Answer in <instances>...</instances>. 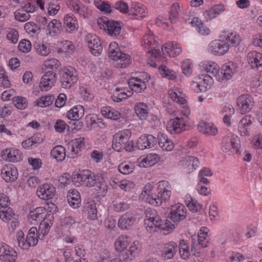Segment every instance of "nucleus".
Returning <instances> with one entry per match:
<instances>
[{
	"label": "nucleus",
	"instance_id": "2eb2a0df",
	"mask_svg": "<svg viewBox=\"0 0 262 262\" xmlns=\"http://www.w3.org/2000/svg\"><path fill=\"white\" fill-rule=\"evenodd\" d=\"M253 98L248 95L240 96L237 99V106L241 114H246L251 111L253 106Z\"/></svg>",
	"mask_w": 262,
	"mask_h": 262
},
{
	"label": "nucleus",
	"instance_id": "3c124183",
	"mask_svg": "<svg viewBox=\"0 0 262 262\" xmlns=\"http://www.w3.org/2000/svg\"><path fill=\"white\" fill-rule=\"evenodd\" d=\"M38 235L37 229L36 227L31 228L27 235L28 242L29 245L31 246H35L38 243Z\"/></svg>",
	"mask_w": 262,
	"mask_h": 262
},
{
	"label": "nucleus",
	"instance_id": "7ed1b4c3",
	"mask_svg": "<svg viewBox=\"0 0 262 262\" xmlns=\"http://www.w3.org/2000/svg\"><path fill=\"white\" fill-rule=\"evenodd\" d=\"M161 219L154 209H147L145 212L144 224L146 230L149 232L157 231V228L160 226Z\"/></svg>",
	"mask_w": 262,
	"mask_h": 262
},
{
	"label": "nucleus",
	"instance_id": "69168bd1",
	"mask_svg": "<svg viewBox=\"0 0 262 262\" xmlns=\"http://www.w3.org/2000/svg\"><path fill=\"white\" fill-rule=\"evenodd\" d=\"M18 50L23 53H28L31 49L30 41L27 39L21 40L18 46Z\"/></svg>",
	"mask_w": 262,
	"mask_h": 262
},
{
	"label": "nucleus",
	"instance_id": "58836bf2",
	"mask_svg": "<svg viewBox=\"0 0 262 262\" xmlns=\"http://www.w3.org/2000/svg\"><path fill=\"white\" fill-rule=\"evenodd\" d=\"M158 155L155 154L147 155L145 157L141 159L139 162V166L141 167H148L155 165L158 161Z\"/></svg>",
	"mask_w": 262,
	"mask_h": 262
},
{
	"label": "nucleus",
	"instance_id": "412c9836",
	"mask_svg": "<svg viewBox=\"0 0 262 262\" xmlns=\"http://www.w3.org/2000/svg\"><path fill=\"white\" fill-rule=\"evenodd\" d=\"M63 25L65 31L70 33L75 32L79 28L77 18L72 14L64 16Z\"/></svg>",
	"mask_w": 262,
	"mask_h": 262
},
{
	"label": "nucleus",
	"instance_id": "473e14b6",
	"mask_svg": "<svg viewBox=\"0 0 262 262\" xmlns=\"http://www.w3.org/2000/svg\"><path fill=\"white\" fill-rule=\"evenodd\" d=\"M198 127L200 132L207 136H215L218 132L214 124L205 121H201L198 124Z\"/></svg>",
	"mask_w": 262,
	"mask_h": 262
},
{
	"label": "nucleus",
	"instance_id": "9d476101",
	"mask_svg": "<svg viewBox=\"0 0 262 262\" xmlns=\"http://www.w3.org/2000/svg\"><path fill=\"white\" fill-rule=\"evenodd\" d=\"M230 48L229 43L225 40L216 39L211 41L208 46V51L215 55H223Z\"/></svg>",
	"mask_w": 262,
	"mask_h": 262
},
{
	"label": "nucleus",
	"instance_id": "423d86ee",
	"mask_svg": "<svg viewBox=\"0 0 262 262\" xmlns=\"http://www.w3.org/2000/svg\"><path fill=\"white\" fill-rule=\"evenodd\" d=\"M99 179H96L94 173L88 170H82L80 173L72 176L74 183L78 182L89 187L94 186L97 183V180Z\"/></svg>",
	"mask_w": 262,
	"mask_h": 262
},
{
	"label": "nucleus",
	"instance_id": "393cba45",
	"mask_svg": "<svg viewBox=\"0 0 262 262\" xmlns=\"http://www.w3.org/2000/svg\"><path fill=\"white\" fill-rule=\"evenodd\" d=\"M135 221L136 217L134 214L128 212L120 217L118 225L122 229H129L135 224Z\"/></svg>",
	"mask_w": 262,
	"mask_h": 262
},
{
	"label": "nucleus",
	"instance_id": "5701e85b",
	"mask_svg": "<svg viewBox=\"0 0 262 262\" xmlns=\"http://www.w3.org/2000/svg\"><path fill=\"white\" fill-rule=\"evenodd\" d=\"M1 175L5 181L13 182L18 176L16 168L11 164H8L3 167L1 171Z\"/></svg>",
	"mask_w": 262,
	"mask_h": 262
},
{
	"label": "nucleus",
	"instance_id": "20e7f679",
	"mask_svg": "<svg viewBox=\"0 0 262 262\" xmlns=\"http://www.w3.org/2000/svg\"><path fill=\"white\" fill-rule=\"evenodd\" d=\"M77 80L76 72L72 67L64 68L61 72L60 82L64 89H69L74 85Z\"/></svg>",
	"mask_w": 262,
	"mask_h": 262
},
{
	"label": "nucleus",
	"instance_id": "13d9d810",
	"mask_svg": "<svg viewBox=\"0 0 262 262\" xmlns=\"http://www.w3.org/2000/svg\"><path fill=\"white\" fill-rule=\"evenodd\" d=\"M14 105L19 110H24L28 106V101L25 97L17 96L12 98Z\"/></svg>",
	"mask_w": 262,
	"mask_h": 262
},
{
	"label": "nucleus",
	"instance_id": "9b49d317",
	"mask_svg": "<svg viewBox=\"0 0 262 262\" xmlns=\"http://www.w3.org/2000/svg\"><path fill=\"white\" fill-rule=\"evenodd\" d=\"M187 216V209L184 205L177 203L171 206L168 217L174 223L184 220Z\"/></svg>",
	"mask_w": 262,
	"mask_h": 262
},
{
	"label": "nucleus",
	"instance_id": "ddd939ff",
	"mask_svg": "<svg viewBox=\"0 0 262 262\" xmlns=\"http://www.w3.org/2000/svg\"><path fill=\"white\" fill-rule=\"evenodd\" d=\"M85 39L92 54L97 56L102 51V46L98 37L94 34L88 33Z\"/></svg>",
	"mask_w": 262,
	"mask_h": 262
},
{
	"label": "nucleus",
	"instance_id": "8fccbe9b",
	"mask_svg": "<svg viewBox=\"0 0 262 262\" xmlns=\"http://www.w3.org/2000/svg\"><path fill=\"white\" fill-rule=\"evenodd\" d=\"M205 69L207 73L211 74L217 80V75L219 74L220 70L217 64L213 61H207L205 64Z\"/></svg>",
	"mask_w": 262,
	"mask_h": 262
},
{
	"label": "nucleus",
	"instance_id": "e433bc0d",
	"mask_svg": "<svg viewBox=\"0 0 262 262\" xmlns=\"http://www.w3.org/2000/svg\"><path fill=\"white\" fill-rule=\"evenodd\" d=\"M84 113L83 107L81 105L74 106L67 113L68 118L71 120H78L81 119Z\"/></svg>",
	"mask_w": 262,
	"mask_h": 262
},
{
	"label": "nucleus",
	"instance_id": "e2e57ef3",
	"mask_svg": "<svg viewBox=\"0 0 262 262\" xmlns=\"http://www.w3.org/2000/svg\"><path fill=\"white\" fill-rule=\"evenodd\" d=\"M94 4L101 11L104 12L106 13H110L111 12L110 4L105 1L102 2L101 0H95Z\"/></svg>",
	"mask_w": 262,
	"mask_h": 262
},
{
	"label": "nucleus",
	"instance_id": "bb28decb",
	"mask_svg": "<svg viewBox=\"0 0 262 262\" xmlns=\"http://www.w3.org/2000/svg\"><path fill=\"white\" fill-rule=\"evenodd\" d=\"M114 57H110L113 60L118 61V66L121 68H124L128 66L131 63L130 56L126 54L122 53L118 47V50H116L114 52Z\"/></svg>",
	"mask_w": 262,
	"mask_h": 262
},
{
	"label": "nucleus",
	"instance_id": "338daca9",
	"mask_svg": "<svg viewBox=\"0 0 262 262\" xmlns=\"http://www.w3.org/2000/svg\"><path fill=\"white\" fill-rule=\"evenodd\" d=\"M181 68L184 74L187 76H189L192 73L191 61L188 59H186L182 61Z\"/></svg>",
	"mask_w": 262,
	"mask_h": 262
},
{
	"label": "nucleus",
	"instance_id": "bf43d9fd",
	"mask_svg": "<svg viewBox=\"0 0 262 262\" xmlns=\"http://www.w3.org/2000/svg\"><path fill=\"white\" fill-rule=\"evenodd\" d=\"M115 91L116 92L114 93L112 96V98L114 101L119 102L121 101L123 99H125L127 98L126 90L124 88H116Z\"/></svg>",
	"mask_w": 262,
	"mask_h": 262
},
{
	"label": "nucleus",
	"instance_id": "4468645a",
	"mask_svg": "<svg viewBox=\"0 0 262 262\" xmlns=\"http://www.w3.org/2000/svg\"><path fill=\"white\" fill-rule=\"evenodd\" d=\"M57 80L56 74L54 72H47L41 77L39 88L42 91H47L55 84Z\"/></svg>",
	"mask_w": 262,
	"mask_h": 262
},
{
	"label": "nucleus",
	"instance_id": "603ef678",
	"mask_svg": "<svg viewBox=\"0 0 262 262\" xmlns=\"http://www.w3.org/2000/svg\"><path fill=\"white\" fill-rule=\"evenodd\" d=\"M159 71L161 75L169 80H174L177 79V74L176 72L171 69H169L165 66H162L159 68Z\"/></svg>",
	"mask_w": 262,
	"mask_h": 262
},
{
	"label": "nucleus",
	"instance_id": "4d7b16f0",
	"mask_svg": "<svg viewBox=\"0 0 262 262\" xmlns=\"http://www.w3.org/2000/svg\"><path fill=\"white\" fill-rule=\"evenodd\" d=\"M186 203L188 208L193 212L201 210V206L196 200L191 198L190 195L186 196Z\"/></svg>",
	"mask_w": 262,
	"mask_h": 262
},
{
	"label": "nucleus",
	"instance_id": "4be33fe9",
	"mask_svg": "<svg viewBox=\"0 0 262 262\" xmlns=\"http://www.w3.org/2000/svg\"><path fill=\"white\" fill-rule=\"evenodd\" d=\"M180 164L188 172L190 173L199 167V161L196 157L189 156L183 158Z\"/></svg>",
	"mask_w": 262,
	"mask_h": 262
},
{
	"label": "nucleus",
	"instance_id": "1a4fd4ad",
	"mask_svg": "<svg viewBox=\"0 0 262 262\" xmlns=\"http://www.w3.org/2000/svg\"><path fill=\"white\" fill-rule=\"evenodd\" d=\"M208 231L209 229L204 227L201 228L198 236H192L191 250L196 249L197 246H199L202 248L208 246L209 243Z\"/></svg>",
	"mask_w": 262,
	"mask_h": 262
},
{
	"label": "nucleus",
	"instance_id": "de8ad7c7",
	"mask_svg": "<svg viewBox=\"0 0 262 262\" xmlns=\"http://www.w3.org/2000/svg\"><path fill=\"white\" fill-rule=\"evenodd\" d=\"M239 140L237 136H233L229 141H225L223 143V146L226 149H230L232 148L236 152L238 151V148L239 145Z\"/></svg>",
	"mask_w": 262,
	"mask_h": 262
},
{
	"label": "nucleus",
	"instance_id": "c756f323",
	"mask_svg": "<svg viewBox=\"0 0 262 262\" xmlns=\"http://www.w3.org/2000/svg\"><path fill=\"white\" fill-rule=\"evenodd\" d=\"M252 121L249 116L243 117L239 122L238 125V132L242 136H247L250 135V126Z\"/></svg>",
	"mask_w": 262,
	"mask_h": 262
},
{
	"label": "nucleus",
	"instance_id": "c9c22d12",
	"mask_svg": "<svg viewBox=\"0 0 262 262\" xmlns=\"http://www.w3.org/2000/svg\"><path fill=\"white\" fill-rule=\"evenodd\" d=\"M62 29L61 23L58 19L52 20L48 25L47 35L54 37L58 34Z\"/></svg>",
	"mask_w": 262,
	"mask_h": 262
},
{
	"label": "nucleus",
	"instance_id": "0e129e2a",
	"mask_svg": "<svg viewBox=\"0 0 262 262\" xmlns=\"http://www.w3.org/2000/svg\"><path fill=\"white\" fill-rule=\"evenodd\" d=\"M50 226L44 221L41 222L38 228L39 238L41 236V239L47 235L50 231Z\"/></svg>",
	"mask_w": 262,
	"mask_h": 262
},
{
	"label": "nucleus",
	"instance_id": "6e6d98bb",
	"mask_svg": "<svg viewBox=\"0 0 262 262\" xmlns=\"http://www.w3.org/2000/svg\"><path fill=\"white\" fill-rule=\"evenodd\" d=\"M118 170L122 174H128L132 172L135 169L133 163L124 162L121 163L118 167Z\"/></svg>",
	"mask_w": 262,
	"mask_h": 262
},
{
	"label": "nucleus",
	"instance_id": "2f4dec72",
	"mask_svg": "<svg viewBox=\"0 0 262 262\" xmlns=\"http://www.w3.org/2000/svg\"><path fill=\"white\" fill-rule=\"evenodd\" d=\"M225 10V7L222 4L214 6L212 8L206 10L203 14L206 21H209L215 18Z\"/></svg>",
	"mask_w": 262,
	"mask_h": 262
},
{
	"label": "nucleus",
	"instance_id": "79ce46f5",
	"mask_svg": "<svg viewBox=\"0 0 262 262\" xmlns=\"http://www.w3.org/2000/svg\"><path fill=\"white\" fill-rule=\"evenodd\" d=\"M178 248H179V253L181 258L183 259H188L190 255V250L187 241L184 239L181 240Z\"/></svg>",
	"mask_w": 262,
	"mask_h": 262
},
{
	"label": "nucleus",
	"instance_id": "b1692460",
	"mask_svg": "<svg viewBox=\"0 0 262 262\" xmlns=\"http://www.w3.org/2000/svg\"><path fill=\"white\" fill-rule=\"evenodd\" d=\"M84 138H78L72 140L68 145V148L70 150V157L75 158L79 153L81 149L84 147Z\"/></svg>",
	"mask_w": 262,
	"mask_h": 262
},
{
	"label": "nucleus",
	"instance_id": "774afa93",
	"mask_svg": "<svg viewBox=\"0 0 262 262\" xmlns=\"http://www.w3.org/2000/svg\"><path fill=\"white\" fill-rule=\"evenodd\" d=\"M80 93L82 99L86 101H91L93 99V95L85 87H81Z\"/></svg>",
	"mask_w": 262,
	"mask_h": 262
},
{
	"label": "nucleus",
	"instance_id": "c85d7f7f",
	"mask_svg": "<svg viewBox=\"0 0 262 262\" xmlns=\"http://www.w3.org/2000/svg\"><path fill=\"white\" fill-rule=\"evenodd\" d=\"M247 60L252 69H258L262 66V54L255 51L249 52Z\"/></svg>",
	"mask_w": 262,
	"mask_h": 262
},
{
	"label": "nucleus",
	"instance_id": "49530a36",
	"mask_svg": "<svg viewBox=\"0 0 262 262\" xmlns=\"http://www.w3.org/2000/svg\"><path fill=\"white\" fill-rule=\"evenodd\" d=\"M51 154L57 161H62L66 157L65 148L61 145L56 146L51 150Z\"/></svg>",
	"mask_w": 262,
	"mask_h": 262
},
{
	"label": "nucleus",
	"instance_id": "ea45409f",
	"mask_svg": "<svg viewBox=\"0 0 262 262\" xmlns=\"http://www.w3.org/2000/svg\"><path fill=\"white\" fill-rule=\"evenodd\" d=\"M101 114L104 117L114 120L119 119L121 116L119 112L110 106L102 108Z\"/></svg>",
	"mask_w": 262,
	"mask_h": 262
},
{
	"label": "nucleus",
	"instance_id": "72a5a7b5",
	"mask_svg": "<svg viewBox=\"0 0 262 262\" xmlns=\"http://www.w3.org/2000/svg\"><path fill=\"white\" fill-rule=\"evenodd\" d=\"M128 84L132 91L137 93H142L147 88L146 82L137 77L130 79L128 81Z\"/></svg>",
	"mask_w": 262,
	"mask_h": 262
},
{
	"label": "nucleus",
	"instance_id": "a211bd4d",
	"mask_svg": "<svg viewBox=\"0 0 262 262\" xmlns=\"http://www.w3.org/2000/svg\"><path fill=\"white\" fill-rule=\"evenodd\" d=\"M161 49L164 54H167L171 57H175L179 55L182 52V48L180 45L175 41L166 43Z\"/></svg>",
	"mask_w": 262,
	"mask_h": 262
},
{
	"label": "nucleus",
	"instance_id": "052dcab7",
	"mask_svg": "<svg viewBox=\"0 0 262 262\" xmlns=\"http://www.w3.org/2000/svg\"><path fill=\"white\" fill-rule=\"evenodd\" d=\"M180 10V6L179 4L174 3L172 5L169 16V19L171 23H173L177 21Z\"/></svg>",
	"mask_w": 262,
	"mask_h": 262
},
{
	"label": "nucleus",
	"instance_id": "37998d69",
	"mask_svg": "<svg viewBox=\"0 0 262 262\" xmlns=\"http://www.w3.org/2000/svg\"><path fill=\"white\" fill-rule=\"evenodd\" d=\"M129 242V237L127 236H119L115 243L116 250L118 252L123 251L128 246Z\"/></svg>",
	"mask_w": 262,
	"mask_h": 262
},
{
	"label": "nucleus",
	"instance_id": "09e8293b",
	"mask_svg": "<svg viewBox=\"0 0 262 262\" xmlns=\"http://www.w3.org/2000/svg\"><path fill=\"white\" fill-rule=\"evenodd\" d=\"M228 41L233 47H237L241 43L242 39L241 35L237 32H230L226 37Z\"/></svg>",
	"mask_w": 262,
	"mask_h": 262
},
{
	"label": "nucleus",
	"instance_id": "f3484780",
	"mask_svg": "<svg viewBox=\"0 0 262 262\" xmlns=\"http://www.w3.org/2000/svg\"><path fill=\"white\" fill-rule=\"evenodd\" d=\"M17 256L15 250L3 243L0 247V259L4 262H14Z\"/></svg>",
	"mask_w": 262,
	"mask_h": 262
},
{
	"label": "nucleus",
	"instance_id": "f704fd0d",
	"mask_svg": "<svg viewBox=\"0 0 262 262\" xmlns=\"http://www.w3.org/2000/svg\"><path fill=\"white\" fill-rule=\"evenodd\" d=\"M67 199L69 205L74 209L80 206L81 199L79 193L77 190H70L67 195Z\"/></svg>",
	"mask_w": 262,
	"mask_h": 262
},
{
	"label": "nucleus",
	"instance_id": "39448f33",
	"mask_svg": "<svg viewBox=\"0 0 262 262\" xmlns=\"http://www.w3.org/2000/svg\"><path fill=\"white\" fill-rule=\"evenodd\" d=\"M141 43L143 46L148 49V52L151 53L155 57L157 58L160 54L161 47L158 46V43L151 32L148 31L145 34Z\"/></svg>",
	"mask_w": 262,
	"mask_h": 262
},
{
	"label": "nucleus",
	"instance_id": "dca6fc26",
	"mask_svg": "<svg viewBox=\"0 0 262 262\" xmlns=\"http://www.w3.org/2000/svg\"><path fill=\"white\" fill-rule=\"evenodd\" d=\"M2 158L5 161L11 162H20L23 159V154L17 149L6 148L1 152Z\"/></svg>",
	"mask_w": 262,
	"mask_h": 262
},
{
	"label": "nucleus",
	"instance_id": "a19ab883",
	"mask_svg": "<svg viewBox=\"0 0 262 262\" xmlns=\"http://www.w3.org/2000/svg\"><path fill=\"white\" fill-rule=\"evenodd\" d=\"M191 24L196 27L198 32L203 35H208L210 33V30L198 17H194L191 21Z\"/></svg>",
	"mask_w": 262,
	"mask_h": 262
},
{
	"label": "nucleus",
	"instance_id": "aec40b11",
	"mask_svg": "<svg viewBox=\"0 0 262 262\" xmlns=\"http://www.w3.org/2000/svg\"><path fill=\"white\" fill-rule=\"evenodd\" d=\"M156 143L157 139L152 135H142L138 139L137 146L140 150H144L154 147Z\"/></svg>",
	"mask_w": 262,
	"mask_h": 262
},
{
	"label": "nucleus",
	"instance_id": "864d4df0",
	"mask_svg": "<svg viewBox=\"0 0 262 262\" xmlns=\"http://www.w3.org/2000/svg\"><path fill=\"white\" fill-rule=\"evenodd\" d=\"M54 97L51 95L43 96L36 100V105L41 107L50 106L54 101Z\"/></svg>",
	"mask_w": 262,
	"mask_h": 262
},
{
	"label": "nucleus",
	"instance_id": "cd10ccee",
	"mask_svg": "<svg viewBox=\"0 0 262 262\" xmlns=\"http://www.w3.org/2000/svg\"><path fill=\"white\" fill-rule=\"evenodd\" d=\"M147 14L146 8L141 4L132 2L129 10V15L135 16L137 19L143 18Z\"/></svg>",
	"mask_w": 262,
	"mask_h": 262
},
{
	"label": "nucleus",
	"instance_id": "f03ea898",
	"mask_svg": "<svg viewBox=\"0 0 262 262\" xmlns=\"http://www.w3.org/2000/svg\"><path fill=\"white\" fill-rule=\"evenodd\" d=\"M212 83L211 76L207 74L199 75L193 79L191 88L196 93L206 92L211 88Z\"/></svg>",
	"mask_w": 262,
	"mask_h": 262
},
{
	"label": "nucleus",
	"instance_id": "4c0bfd02",
	"mask_svg": "<svg viewBox=\"0 0 262 262\" xmlns=\"http://www.w3.org/2000/svg\"><path fill=\"white\" fill-rule=\"evenodd\" d=\"M135 111L140 120H145L149 114V107L146 103L140 102L135 105Z\"/></svg>",
	"mask_w": 262,
	"mask_h": 262
},
{
	"label": "nucleus",
	"instance_id": "a878e982",
	"mask_svg": "<svg viewBox=\"0 0 262 262\" xmlns=\"http://www.w3.org/2000/svg\"><path fill=\"white\" fill-rule=\"evenodd\" d=\"M178 250V245L171 241L164 244L161 251V256L165 259L172 258L176 254Z\"/></svg>",
	"mask_w": 262,
	"mask_h": 262
},
{
	"label": "nucleus",
	"instance_id": "c03bdc74",
	"mask_svg": "<svg viewBox=\"0 0 262 262\" xmlns=\"http://www.w3.org/2000/svg\"><path fill=\"white\" fill-rule=\"evenodd\" d=\"M60 66V63L58 60L55 58H50L46 60L43 64L42 67L46 70H50L49 72H55Z\"/></svg>",
	"mask_w": 262,
	"mask_h": 262
},
{
	"label": "nucleus",
	"instance_id": "5fc2aeb1",
	"mask_svg": "<svg viewBox=\"0 0 262 262\" xmlns=\"http://www.w3.org/2000/svg\"><path fill=\"white\" fill-rule=\"evenodd\" d=\"M139 251V247L134 242L129 247V250L125 253L123 258L126 260H132L137 255Z\"/></svg>",
	"mask_w": 262,
	"mask_h": 262
},
{
	"label": "nucleus",
	"instance_id": "f8f14e48",
	"mask_svg": "<svg viewBox=\"0 0 262 262\" xmlns=\"http://www.w3.org/2000/svg\"><path fill=\"white\" fill-rule=\"evenodd\" d=\"M236 64L233 62H230L224 64L219 74L217 75V80L222 83L227 82L236 72Z\"/></svg>",
	"mask_w": 262,
	"mask_h": 262
},
{
	"label": "nucleus",
	"instance_id": "680f3d73",
	"mask_svg": "<svg viewBox=\"0 0 262 262\" xmlns=\"http://www.w3.org/2000/svg\"><path fill=\"white\" fill-rule=\"evenodd\" d=\"M35 48L37 54L41 56H47L51 53L50 48L43 43L36 44Z\"/></svg>",
	"mask_w": 262,
	"mask_h": 262
},
{
	"label": "nucleus",
	"instance_id": "7c9ffc66",
	"mask_svg": "<svg viewBox=\"0 0 262 262\" xmlns=\"http://www.w3.org/2000/svg\"><path fill=\"white\" fill-rule=\"evenodd\" d=\"M158 140L159 145L162 150L169 151L173 148V143L165 134L159 132L158 134Z\"/></svg>",
	"mask_w": 262,
	"mask_h": 262
},
{
	"label": "nucleus",
	"instance_id": "f257e3e1",
	"mask_svg": "<svg viewBox=\"0 0 262 262\" xmlns=\"http://www.w3.org/2000/svg\"><path fill=\"white\" fill-rule=\"evenodd\" d=\"M131 132L125 129L116 133L112 141V148L116 151L120 152L123 149L132 151L134 149L133 142L130 141Z\"/></svg>",
	"mask_w": 262,
	"mask_h": 262
},
{
	"label": "nucleus",
	"instance_id": "a18cd8bd",
	"mask_svg": "<svg viewBox=\"0 0 262 262\" xmlns=\"http://www.w3.org/2000/svg\"><path fill=\"white\" fill-rule=\"evenodd\" d=\"M14 216L12 209L8 206L0 207V219L4 222L11 220Z\"/></svg>",
	"mask_w": 262,
	"mask_h": 262
},
{
	"label": "nucleus",
	"instance_id": "6e6552de",
	"mask_svg": "<svg viewBox=\"0 0 262 262\" xmlns=\"http://www.w3.org/2000/svg\"><path fill=\"white\" fill-rule=\"evenodd\" d=\"M98 25L100 28L103 29L111 36H118L121 33L122 26L119 22L99 19Z\"/></svg>",
	"mask_w": 262,
	"mask_h": 262
},
{
	"label": "nucleus",
	"instance_id": "0eeeda50",
	"mask_svg": "<svg viewBox=\"0 0 262 262\" xmlns=\"http://www.w3.org/2000/svg\"><path fill=\"white\" fill-rule=\"evenodd\" d=\"M189 115V112L184 114L185 118L177 117L170 120L167 124V130L171 134H179L185 129L186 119Z\"/></svg>",
	"mask_w": 262,
	"mask_h": 262
},
{
	"label": "nucleus",
	"instance_id": "6ab92c4d",
	"mask_svg": "<svg viewBox=\"0 0 262 262\" xmlns=\"http://www.w3.org/2000/svg\"><path fill=\"white\" fill-rule=\"evenodd\" d=\"M55 191V188L52 185L46 184L37 189L36 194L40 199L48 200L53 198Z\"/></svg>",
	"mask_w": 262,
	"mask_h": 262
}]
</instances>
